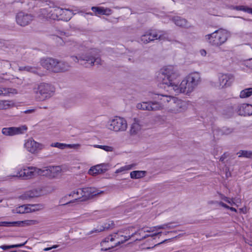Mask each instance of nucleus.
I'll return each instance as SVG.
<instances>
[{
    "instance_id": "obj_55",
    "label": "nucleus",
    "mask_w": 252,
    "mask_h": 252,
    "mask_svg": "<svg viewBox=\"0 0 252 252\" xmlns=\"http://www.w3.org/2000/svg\"><path fill=\"white\" fill-rule=\"evenodd\" d=\"M246 66L252 69V58L245 62Z\"/></svg>"
},
{
    "instance_id": "obj_21",
    "label": "nucleus",
    "mask_w": 252,
    "mask_h": 252,
    "mask_svg": "<svg viewBox=\"0 0 252 252\" xmlns=\"http://www.w3.org/2000/svg\"><path fill=\"white\" fill-rule=\"evenodd\" d=\"M55 67L54 72H65L70 68L71 65L67 62L56 59Z\"/></svg>"
},
{
    "instance_id": "obj_25",
    "label": "nucleus",
    "mask_w": 252,
    "mask_h": 252,
    "mask_svg": "<svg viewBox=\"0 0 252 252\" xmlns=\"http://www.w3.org/2000/svg\"><path fill=\"white\" fill-rule=\"evenodd\" d=\"M174 97L168 95L157 94L156 96L155 97V98L159 100L158 102L162 104V107H163L164 105L166 103H169L170 104L172 101V98Z\"/></svg>"
},
{
    "instance_id": "obj_11",
    "label": "nucleus",
    "mask_w": 252,
    "mask_h": 252,
    "mask_svg": "<svg viewBox=\"0 0 252 252\" xmlns=\"http://www.w3.org/2000/svg\"><path fill=\"white\" fill-rule=\"evenodd\" d=\"M28 127L26 125L21 126L19 127H4L1 130V133L7 136H12L15 135L21 134L26 132Z\"/></svg>"
},
{
    "instance_id": "obj_20",
    "label": "nucleus",
    "mask_w": 252,
    "mask_h": 252,
    "mask_svg": "<svg viewBox=\"0 0 252 252\" xmlns=\"http://www.w3.org/2000/svg\"><path fill=\"white\" fill-rule=\"evenodd\" d=\"M55 63H56V59L53 58L42 59L40 61V64L43 67L53 72H54Z\"/></svg>"
},
{
    "instance_id": "obj_4",
    "label": "nucleus",
    "mask_w": 252,
    "mask_h": 252,
    "mask_svg": "<svg viewBox=\"0 0 252 252\" xmlns=\"http://www.w3.org/2000/svg\"><path fill=\"white\" fill-rule=\"evenodd\" d=\"M230 36V32L224 29L216 30L214 32L205 36L206 39L212 45L219 47L225 43Z\"/></svg>"
},
{
    "instance_id": "obj_23",
    "label": "nucleus",
    "mask_w": 252,
    "mask_h": 252,
    "mask_svg": "<svg viewBox=\"0 0 252 252\" xmlns=\"http://www.w3.org/2000/svg\"><path fill=\"white\" fill-rule=\"evenodd\" d=\"M91 10L96 16L98 14L109 16L112 13V10L111 9L103 7L93 6L91 8Z\"/></svg>"
},
{
    "instance_id": "obj_26",
    "label": "nucleus",
    "mask_w": 252,
    "mask_h": 252,
    "mask_svg": "<svg viewBox=\"0 0 252 252\" xmlns=\"http://www.w3.org/2000/svg\"><path fill=\"white\" fill-rule=\"evenodd\" d=\"M41 190L38 189H33L32 190L27 191L21 196L22 198L28 199L39 196Z\"/></svg>"
},
{
    "instance_id": "obj_52",
    "label": "nucleus",
    "mask_w": 252,
    "mask_h": 252,
    "mask_svg": "<svg viewBox=\"0 0 252 252\" xmlns=\"http://www.w3.org/2000/svg\"><path fill=\"white\" fill-rule=\"evenodd\" d=\"M30 207L32 208V211H35L39 210V207H41V205L39 204H34V205H29Z\"/></svg>"
},
{
    "instance_id": "obj_43",
    "label": "nucleus",
    "mask_w": 252,
    "mask_h": 252,
    "mask_svg": "<svg viewBox=\"0 0 252 252\" xmlns=\"http://www.w3.org/2000/svg\"><path fill=\"white\" fill-rule=\"evenodd\" d=\"M219 195L220 196V198L222 200H223L224 201H225V202H227L228 203H229L231 205H235L236 204V203L234 201V200H235L234 198H228V197L224 196L223 194H221L220 193H219Z\"/></svg>"
},
{
    "instance_id": "obj_5",
    "label": "nucleus",
    "mask_w": 252,
    "mask_h": 252,
    "mask_svg": "<svg viewBox=\"0 0 252 252\" xmlns=\"http://www.w3.org/2000/svg\"><path fill=\"white\" fill-rule=\"evenodd\" d=\"M107 127L115 132L125 131L127 129V124L124 118L116 116L108 121Z\"/></svg>"
},
{
    "instance_id": "obj_30",
    "label": "nucleus",
    "mask_w": 252,
    "mask_h": 252,
    "mask_svg": "<svg viewBox=\"0 0 252 252\" xmlns=\"http://www.w3.org/2000/svg\"><path fill=\"white\" fill-rule=\"evenodd\" d=\"M17 223V226H30V225H36L39 223V221L37 220H26L24 221H16Z\"/></svg>"
},
{
    "instance_id": "obj_32",
    "label": "nucleus",
    "mask_w": 252,
    "mask_h": 252,
    "mask_svg": "<svg viewBox=\"0 0 252 252\" xmlns=\"http://www.w3.org/2000/svg\"><path fill=\"white\" fill-rule=\"evenodd\" d=\"M53 12L54 13V18H56V20H61V17L63 16V13L64 12L63 9L60 7H53ZM66 13H69L66 11H64Z\"/></svg>"
},
{
    "instance_id": "obj_7",
    "label": "nucleus",
    "mask_w": 252,
    "mask_h": 252,
    "mask_svg": "<svg viewBox=\"0 0 252 252\" xmlns=\"http://www.w3.org/2000/svg\"><path fill=\"white\" fill-rule=\"evenodd\" d=\"M189 102L174 97L169 104L168 112L173 114H179L185 112L188 107Z\"/></svg>"
},
{
    "instance_id": "obj_12",
    "label": "nucleus",
    "mask_w": 252,
    "mask_h": 252,
    "mask_svg": "<svg viewBox=\"0 0 252 252\" xmlns=\"http://www.w3.org/2000/svg\"><path fill=\"white\" fill-rule=\"evenodd\" d=\"M24 147L30 153L35 154L38 153L40 150L43 149L44 145L30 138L26 141L24 144Z\"/></svg>"
},
{
    "instance_id": "obj_60",
    "label": "nucleus",
    "mask_w": 252,
    "mask_h": 252,
    "mask_svg": "<svg viewBox=\"0 0 252 252\" xmlns=\"http://www.w3.org/2000/svg\"><path fill=\"white\" fill-rule=\"evenodd\" d=\"M218 204L219 205L221 206V207H223L226 209H228L229 208V206H228L226 204H225L224 203H223L221 201H220L219 202H218Z\"/></svg>"
},
{
    "instance_id": "obj_54",
    "label": "nucleus",
    "mask_w": 252,
    "mask_h": 252,
    "mask_svg": "<svg viewBox=\"0 0 252 252\" xmlns=\"http://www.w3.org/2000/svg\"><path fill=\"white\" fill-rule=\"evenodd\" d=\"M0 95H7V88H0Z\"/></svg>"
},
{
    "instance_id": "obj_14",
    "label": "nucleus",
    "mask_w": 252,
    "mask_h": 252,
    "mask_svg": "<svg viewBox=\"0 0 252 252\" xmlns=\"http://www.w3.org/2000/svg\"><path fill=\"white\" fill-rule=\"evenodd\" d=\"M65 45L71 51L87 52L89 47L86 43L80 44L74 40H68L65 42Z\"/></svg>"
},
{
    "instance_id": "obj_39",
    "label": "nucleus",
    "mask_w": 252,
    "mask_h": 252,
    "mask_svg": "<svg viewBox=\"0 0 252 252\" xmlns=\"http://www.w3.org/2000/svg\"><path fill=\"white\" fill-rule=\"evenodd\" d=\"M75 196H76V197L74 200H73V201L68 202L64 204V205H66V204H69L70 203L74 202L75 201H76L77 200L79 201H82L81 200V199H82V198H83V189H78L76 190H75Z\"/></svg>"
},
{
    "instance_id": "obj_45",
    "label": "nucleus",
    "mask_w": 252,
    "mask_h": 252,
    "mask_svg": "<svg viewBox=\"0 0 252 252\" xmlns=\"http://www.w3.org/2000/svg\"><path fill=\"white\" fill-rule=\"evenodd\" d=\"M233 131V129L231 128L223 127L219 131L220 135H228L231 134Z\"/></svg>"
},
{
    "instance_id": "obj_61",
    "label": "nucleus",
    "mask_w": 252,
    "mask_h": 252,
    "mask_svg": "<svg viewBox=\"0 0 252 252\" xmlns=\"http://www.w3.org/2000/svg\"><path fill=\"white\" fill-rule=\"evenodd\" d=\"M240 212L244 214H246L248 212V209L245 206L240 209Z\"/></svg>"
},
{
    "instance_id": "obj_28",
    "label": "nucleus",
    "mask_w": 252,
    "mask_h": 252,
    "mask_svg": "<svg viewBox=\"0 0 252 252\" xmlns=\"http://www.w3.org/2000/svg\"><path fill=\"white\" fill-rule=\"evenodd\" d=\"M40 12L43 16L46 19L56 20V18H54V16H53L54 13L53 12V8L48 7L41 9Z\"/></svg>"
},
{
    "instance_id": "obj_8",
    "label": "nucleus",
    "mask_w": 252,
    "mask_h": 252,
    "mask_svg": "<svg viewBox=\"0 0 252 252\" xmlns=\"http://www.w3.org/2000/svg\"><path fill=\"white\" fill-rule=\"evenodd\" d=\"M230 115L237 113L239 115L248 116L252 115V105L247 103H237L230 107Z\"/></svg>"
},
{
    "instance_id": "obj_40",
    "label": "nucleus",
    "mask_w": 252,
    "mask_h": 252,
    "mask_svg": "<svg viewBox=\"0 0 252 252\" xmlns=\"http://www.w3.org/2000/svg\"><path fill=\"white\" fill-rule=\"evenodd\" d=\"M168 40V36L166 32L162 31H159L157 32V36L156 37V40Z\"/></svg>"
},
{
    "instance_id": "obj_2",
    "label": "nucleus",
    "mask_w": 252,
    "mask_h": 252,
    "mask_svg": "<svg viewBox=\"0 0 252 252\" xmlns=\"http://www.w3.org/2000/svg\"><path fill=\"white\" fill-rule=\"evenodd\" d=\"M133 228L132 226L129 227L127 229H122L117 233H114L105 238L100 244L102 247L101 250L106 251L120 244H123L135 235H140V233L138 232H135L131 235H128V236H123L121 234V233H125V231H132Z\"/></svg>"
},
{
    "instance_id": "obj_42",
    "label": "nucleus",
    "mask_w": 252,
    "mask_h": 252,
    "mask_svg": "<svg viewBox=\"0 0 252 252\" xmlns=\"http://www.w3.org/2000/svg\"><path fill=\"white\" fill-rule=\"evenodd\" d=\"M26 243H27V241H26L24 243L20 244H17V245H8V246H7V245H2V246H0V248L2 249V250H4V251H6V250H8L9 249H11V248H20V247H22L23 246H24Z\"/></svg>"
},
{
    "instance_id": "obj_59",
    "label": "nucleus",
    "mask_w": 252,
    "mask_h": 252,
    "mask_svg": "<svg viewBox=\"0 0 252 252\" xmlns=\"http://www.w3.org/2000/svg\"><path fill=\"white\" fill-rule=\"evenodd\" d=\"M90 216H91V215L90 214L86 213V214H84L81 215L80 216H79L78 218V219L82 220V219H84L86 218L90 217Z\"/></svg>"
},
{
    "instance_id": "obj_46",
    "label": "nucleus",
    "mask_w": 252,
    "mask_h": 252,
    "mask_svg": "<svg viewBox=\"0 0 252 252\" xmlns=\"http://www.w3.org/2000/svg\"><path fill=\"white\" fill-rule=\"evenodd\" d=\"M133 166H134L133 164L126 165L121 167V168L116 170L115 173H119L124 172V171H126L127 170H129L132 168Z\"/></svg>"
},
{
    "instance_id": "obj_15",
    "label": "nucleus",
    "mask_w": 252,
    "mask_h": 252,
    "mask_svg": "<svg viewBox=\"0 0 252 252\" xmlns=\"http://www.w3.org/2000/svg\"><path fill=\"white\" fill-rule=\"evenodd\" d=\"M104 193L103 191L98 190L93 188H83V198L81 199L82 201H86L91 199L94 196Z\"/></svg>"
},
{
    "instance_id": "obj_62",
    "label": "nucleus",
    "mask_w": 252,
    "mask_h": 252,
    "mask_svg": "<svg viewBox=\"0 0 252 252\" xmlns=\"http://www.w3.org/2000/svg\"><path fill=\"white\" fill-rule=\"evenodd\" d=\"M148 236H149V235H145V236H143L142 237H138L135 239V241H141V240L147 238Z\"/></svg>"
},
{
    "instance_id": "obj_6",
    "label": "nucleus",
    "mask_w": 252,
    "mask_h": 252,
    "mask_svg": "<svg viewBox=\"0 0 252 252\" xmlns=\"http://www.w3.org/2000/svg\"><path fill=\"white\" fill-rule=\"evenodd\" d=\"M41 169H39L33 166H29L23 168L19 171L16 175L11 176L12 177H17L23 179H30L36 175H41Z\"/></svg>"
},
{
    "instance_id": "obj_56",
    "label": "nucleus",
    "mask_w": 252,
    "mask_h": 252,
    "mask_svg": "<svg viewBox=\"0 0 252 252\" xmlns=\"http://www.w3.org/2000/svg\"><path fill=\"white\" fill-rule=\"evenodd\" d=\"M35 111H36V109L33 108V109H28V110L24 111L23 112H22V113H23L24 114H32V113H34L35 112Z\"/></svg>"
},
{
    "instance_id": "obj_35",
    "label": "nucleus",
    "mask_w": 252,
    "mask_h": 252,
    "mask_svg": "<svg viewBox=\"0 0 252 252\" xmlns=\"http://www.w3.org/2000/svg\"><path fill=\"white\" fill-rule=\"evenodd\" d=\"M239 158H252V151L248 150H240L237 153Z\"/></svg>"
},
{
    "instance_id": "obj_64",
    "label": "nucleus",
    "mask_w": 252,
    "mask_h": 252,
    "mask_svg": "<svg viewBox=\"0 0 252 252\" xmlns=\"http://www.w3.org/2000/svg\"><path fill=\"white\" fill-rule=\"evenodd\" d=\"M69 196H72L73 197H76L75 196V190L72 191L70 194H68Z\"/></svg>"
},
{
    "instance_id": "obj_47",
    "label": "nucleus",
    "mask_w": 252,
    "mask_h": 252,
    "mask_svg": "<svg viewBox=\"0 0 252 252\" xmlns=\"http://www.w3.org/2000/svg\"><path fill=\"white\" fill-rule=\"evenodd\" d=\"M18 222L16 221H0V226L12 227L17 226Z\"/></svg>"
},
{
    "instance_id": "obj_29",
    "label": "nucleus",
    "mask_w": 252,
    "mask_h": 252,
    "mask_svg": "<svg viewBox=\"0 0 252 252\" xmlns=\"http://www.w3.org/2000/svg\"><path fill=\"white\" fill-rule=\"evenodd\" d=\"M15 103L12 100H0V110H6L14 107Z\"/></svg>"
},
{
    "instance_id": "obj_10",
    "label": "nucleus",
    "mask_w": 252,
    "mask_h": 252,
    "mask_svg": "<svg viewBox=\"0 0 252 252\" xmlns=\"http://www.w3.org/2000/svg\"><path fill=\"white\" fill-rule=\"evenodd\" d=\"M16 21L18 25L25 27L29 25L33 20V16L30 13L20 11L16 15Z\"/></svg>"
},
{
    "instance_id": "obj_13",
    "label": "nucleus",
    "mask_w": 252,
    "mask_h": 252,
    "mask_svg": "<svg viewBox=\"0 0 252 252\" xmlns=\"http://www.w3.org/2000/svg\"><path fill=\"white\" fill-rule=\"evenodd\" d=\"M234 80V75L231 73H220L219 75L220 86L221 88L230 87Z\"/></svg>"
},
{
    "instance_id": "obj_34",
    "label": "nucleus",
    "mask_w": 252,
    "mask_h": 252,
    "mask_svg": "<svg viewBox=\"0 0 252 252\" xmlns=\"http://www.w3.org/2000/svg\"><path fill=\"white\" fill-rule=\"evenodd\" d=\"M150 101L142 102L136 104V108L138 109L150 111Z\"/></svg>"
},
{
    "instance_id": "obj_22",
    "label": "nucleus",
    "mask_w": 252,
    "mask_h": 252,
    "mask_svg": "<svg viewBox=\"0 0 252 252\" xmlns=\"http://www.w3.org/2000/svg\"><path fill=\"white\" fill-rule=\"evenodd\" d=\"M87 52H81L78 56L71 57L72 60L76 63L86 67Z\"/></svg>"
},
{
    "instance_id": "obj_51",
    "label": "nucleus",
    "mask_w": 252,
    "mask_h": 252,
    "mask_svg": "<svg viewBox=\"0 0 252 252\" xmlns=\"http://www.w3.org/2000/svg\"><path fill=\"white\" fill-rule=\"evenodd\" d=\"M103 231H104V229L102 228L101 226H100V227L99 228L94 229V230L91 231L90 232H89L88 233V235L92 234L93 233H99V232H102Z\"/></svg>"
},
{
    "instance_id": "obj_27",
    "label": "nucleus",
    "mask_w": 252,
    "mask_h": 252,
    "mask_svg": "<svg viewBox=\"0 0 252 252\" xmlns=\"http://www.w3.org/2000/svg\"><path fill=\"white\" fill-rule=\"evenodd\" d=\"M51 146L53 147L58 148L60 149H64L66 148H70V149H78L80 145L79 144H66L63 143H61L59 142L52 143L51 144Z\"/></svg>"
},
{
    "instance_id": "obj_57",
    "label": "nucleus",
    "mask_w": 252,
    "mask_h": 252,
    "mask_svg": "<svg viewBox=\"0 0 252 252\" xmlns=\"http://www.w3.org/2000/svg\"><path fill=\"white\" fill-rule=\"evenodd\" d=\"M232 106H233V105H232V106H230L228 107L227 108V109L226 110V111H225V114L227 116H228V117H231V116H232L233 115H230V113H231V109H230V107H232Z\"/></svg>"
},
{
    "instance_id": "obj_19",
    "label": "nucleus",
    "mask_w": 252,
    "mask_h": 252,
    "mask_svg": "<svg viewBox=\"0 0 252 252\" xmlns=\"http://www.w3.org/2000/svg\"><path fill=\"white\" fill-rule=\"evenodd\" d=\"M157 36V32H154L152 30H149L141 35L140 39L141 42L143 43L147 44L151 41L156 40V37Z\"/></svg>"
},
{
    "instance_id": "obj_24",
    "label": "nucleus",
    "mask_w": 252,
    "mask_h": 252,
    "mask_svg": "<svg viewBox=\"0 0 252 252\" xmlns=\"http://www.w3.org/2000/svg\"><path fill=\"white\" fill-rule=\"evenodd\" d=\"M170 19L176 26L178 27L184 28H188L189 27L188 21L181 17L174 16Z\"/></svg>"
},
{
    "instance_id": "obj_37",
    "label": "nucleus",
    "mask_w": 252,
    "mask_h": 252,
    "mask_svg": "<svg viewBox=\"0 0 252 252\" xmlns=\"http://www.w3.org/2000/svg\"><path fill=\"white\" fill-rule=\"evenodd\" d=\"M252 95V88H246L240 93L239 96L241 98H245Z\"/></svg>"
},
{
    "instance_id": "obj_50",
    "label": "nucleus",
    "mask_w": 252,
    "mask_h": 252,
    "mask_svg": "<svg viewBox=\"0 0 252 252\" xmlns=\"http://www.w3.org/2000/svg\"><path fill=\"white\" fill-rule=\"evenodd\" d=\"M7 95H8L10 94H17L18 93V91L16 89L14 88H7Z\"/></svg>"
},
{
    "instance_id": "obj_58",
    "label": "nucleus",
    "mask_w": 252,
    "mask_h": 252,
    "mask_svg": "<svg viewBox=\"0 0 252 252\" xmlns=\"http://www.w3.org/2000/svg\"><path fill=\"white\" fill-rule=\"evenodd\" d=\"M228 156V155L226 153H224L220 158V160L221 161V162H223V161L224 160V159L225 158H226Z\"/></svg>"
},
{
    "instance_id": "obj_49",
    "label": "nucleus",
    "mask_w": 252,
    "mask_h": 252,
    "mask_svg": "<svg viewBox=\"0 0 252 252\" xmlns=\"http://www.w3.org/2000/svg\"><path fill=\"white\" fill-rule=\"evenodd\" d=\"M236 9L238 10H242L252 14V8H249L244 6H240L236 7Z\"/></svg>"
},
{
    "instance_id": "obj_1",
    "label": "nucleus",
    "mask_w": 252,
    "mask_h": 252,
    "mask_svg": "<svg viewBox=\"0 0 252 252\" xmlns=\"http://www.w3.org/2000/svg\"><path fill=\"white\" fill-rule=\"evenodd\" d=\"M160 74L161 83L165 85L164 88L175 94H184L189 95L200 82V74L193 72L185 77L178 85L175 81L180 76V74L177 68L172 65L163 67L160 70Z\"/></svg>"
},
{
    "instance_id": "obj_31",
    "label": "nucleus",
    "mask_w": 252,
    "mask_h": 252,
    "mask_svg": "<svg viewBox=\"0 0 252 252\" xmlns=\"http://www.w3.org/2000/svg\"><path fill=\"white\" fill-rule=\"evenodd\" d=\"M32 212V208L29 205H23L16 209V212L20 214L28 213Z\"/></svg>"
},
{
    "instance_id": "obj_41",
    "label": "nucleus",
    "mask_w": 252,
    "mask_h": 252,
    "mask_svg": "<svg viewBox=\"0 0 252 252\" xmlns=\"http://www.w3.org/2000/svg\"><path fill=\"white\" fill-rule=\"evenodd\" d=\"M173 228V226L171 225V223H166L162 225L155 226L153 228V230H147V232L153 231L155 230L158 229H171Z\"/></svg>"
},
{
    "instance_id": "obj_9",
    "label": "nucleus",
    "mask_w": 252,
    "mask_h": 252,
    "mask_svg": "<svg viewBox=\"0 0 252 252\" xmlns=\"http://www.w3.org/2000/svg\"><path fill=\"white\" fill-rule=\"evenodd\" d=\"M87 52L86 67L93 66L95 63L96 64H102V60L99 57H97L98 52L96 49L89 47Z\"/></svg>"
},
{
    "instance_id": "obj_18",
    "label": "nucleus",
    "mask_w": 252,
    "mask_h": 252,
    "mask_svg": "<svg viewBox=\"0 0 252 252\" xmlns=\"http://www.w3.org/2000/svg\"><path fill=\"white\" fill-rule=\"evenodd\" d=\"M143 126V122L141 119L134 118L130 126V134L132 135H136L141 131Z\"/></svg>"
},
{
    "instance_id": "obj_33",
    "label": "nucleus",
    "mask_w": 252,
    "mask_h": 252,
    "mask_svg": "<svg viewBox=\"0 0 252 252\" xmlns=\"http://www.w3.org/2000/svg\"><path fill=\"white\" fill-rule=\"evenodd\" d=\"M145 171H133L130 172V176L132 179H140L144 177L146 175Z\"/></svg>"
},
{
    "instance_id": "obj_48",
    "label": "nucleus",
    "mask_w": 252,
    "mask_h": 252,
    "mask_svg": "<svg viewBox=\"0 0 252 252\" xmlns=\"http://www.w3.org/2000/svg\"><path fill=\"white\" fill-rule=\"evenodd\" d=\"M94 147L95 148L103 149L106 152H112L114 150L113 147L109 146L94 145Z\"/></svg>"
},
{
    "instance_id": "obj_16",
    "label": "nucleus",
    "mask_w": 252,
    "mask_h": 252,
    "mask_svg": "<svg viewBox=\"0 0 252 252\" xmlns=\"http://www.w3.org/2000/svg\"><path fill=\"white\" fill-rule=\"evenodd\" d=\"M108 164H100L92 167L88 171V174L92 176H96L105 172L108 169Z\"/></svg>"
},
{
    "instance_id": "obj_63",
    "label": "nucleus",
    "mask_w": 252,
    "mask_h": 252,
    "mask_svg": "<svg viewBox=\"0 0 252 252\" xmlns=\"http://www.w3.org/2000/svg\"><path fill=\"white\" fill-rule=\"evenodd\" d=\"M234 201L236 203V204L235 205H236L237 206H238V203H241V200L240 198H237V199L235 198Z\"/></svg>"
},
{
    "instance_id": "obj_17",
    "label": "nucleus",
    "mask_w": 252,
    "mask_h": 252,
    "mask_svg": "<svg viewBox=\"0 0 252 252\" xmlns=\"http://www.w3.org/2000/svg\"><path fill=\"white\" fill-rule=\"evenodd\" d=\"M41 175H48L51 177H55L59 175L61 172V168L59 166H48L41 169Z\"/></svg>"
},
{
    "instance_id": "obj_38",
    "label": "nucleus",
    "mask_w": 252,
    "mask_h": 252,
    "mask_svg": "<svg viewBox=\"0 0 252 252\" xmlns=\"http://www.w3.org/2000/svg\"><path fill=\"white\" fill-rule=\"evenodd\" d=\"M63 11H66L69 13H66L64 11L63 13L62 17H61V20L68 21L71 18L73 13L72 10L69 9H63Z\"/></svg>"
},
{
    "instance_id": "obj_53",
    "label": "nucleus",
    "mask_w": 252,
    "mask_h": 252,
    "mask_svg": "<svg viewBox=\"0 0 252 252\" xmlns=\"http://www.w3.org/2000/svg\"><path fill=\"white\" fill-rule=\"evenodd\" d=\"M114 225V223L112 222L109 223H106L104 224V226H101L102 228H104V230H108L111 227H113Z\"/></svg>"
},
{
    "instance_id": "obj_3",
    "label": "nucleus",
    "mask_w": 252,
    "mask_h": 252,
    "mask_svg": "<svg viewBox=\"0 0 252 252\" xmlns=\"http://www.w3.org/2000/svg\"><path fill=\"white\" fill-rule=\"evenodd\" d=\"M33 91L35 94V98L37 101H44L51 98L54 94L55 88L51 84L45 82L37 84Z\"/></svg>"
},
{
    "instance_id": "obj_44",
    "label": "nucleus",
    "mask_w": 252,
    "mask_h": 252,
    "mask_svg": "<svg viewBox=\"0 0 252 252\" xmlns=\"http://www.w3.org/2000/svg\"><path fill=\"white\" fill-rule=\"evenodd\" d=\"M19 69L21 71H27L33 73H36L37 72V69L31 66H20Z\"/></svg>"
},
{
    "instance_id": "obj_36",
    "label": "nucleus",
    "mask_w": 252,
    "mask_h": 252,
    "mask_svg": "<svg viewBox=\"0 0 252 252\" xmlns=\"http://www.w3.org/2000/svg\"><path fill=\"white\" fill-rule=\"evenodd\" d=\"M150 111H155L161 110L163 108L162 104L157 101H150Z\"/></svg>"
}]
</instances>
